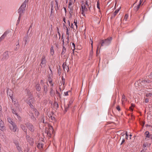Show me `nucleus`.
Here are the masks:
<instances>
[{
	"mask_svg": "<svg viewBox=\"0 0 152 152\" xmlns=\"http://www.w3.org/2000/svg\"><path fill=\"white\" fill-rule=\"evenodd\" d=\"M28 97L27 99L26 102L29 105L31 108L34 107V104L35 103V100L33 98L32 95L31 94H29Z\"/></svg>",
	"mask_w": 152,
	"mask_h": 152,
	"instance_id": "nucleus-1",
	"label": "nucleus"
},
{
	"mask_svg": "<svg viewBox=\"0 0 152 152\" xmlns=\"http://www.w3.org/2000/svg\"><path fill=\"white\" fill-rule=\"evenodd\" d=\"M112 40L111 37H108L106 39H102L101 41V47L107 46L110 45Z\"/></svg>",
	"mask_w": 152,
	"mask_h": 152,
	"instance_id": "nucleus-2",
	"label": "nucleus"
},
{
	"mask_svg": "<svg viewBox=\"0 0 152 152\" xmlns=\"http://www.w3.org/2000/svg\"><path fill=\"white\" fill-rule=\"evenodd\" d=\"M45 132L48 137H50L51 134L54 133V130L52 126L50 125L49 126L48 128H46Z\"/></svg>",
	"mask_w": 152,
	"mask_h": 152,
	"instance_id": "nucleus-3",
	"label": "nucleus"
},
{
	"mask_svg": "<svg viewBox=\"0 0 152 152\" xmlns=\"http://www.w3.org/2000/svg\"><path fill=\"white\" fill-rule=\"evenodd\" d=\"M28 0H25L20 7L18 10V13H20V14L23 13L24 11L25 10V8L26 6V4L28 2Z\"/></svg>",
	"mask_w": 152,
	"mask_h": 152,
	"instance_id": "nucleus-4",
	"label": "nucleus"
},
{
	"mask_svg": "<svg viewBox=\"0 0 152 152\" xmlns=\"http://www.w3.org/2000/svg\"><path fill=\"white\" fill-rule=\"evenodd\" d=\"M46 56L43 55L41 59V68H43L45 67L46 63Z\"/></svg>",
	"mask_w": 152,
	"mask_h": 152,
	"instance_id": "nucleus-5",
	"label": "nucleus"
},
{
	"mask_svg": "<svg viewBox=\"0 0 152 152\" xmlns=\"http://www.w3.org/2000/svg\"><path fill=\"white\" fill-rule=\"evenodd\" d=\"M9 52L8 51H5L3 54L1 60L2 61H6L9 58Z\"/></svg>",
	"mask_w": 152,
	"mask_h": 152,
	"instance_id": "nucleus-6",
	"label": "nucleus"
},
{
	"mask_svg": "<svg viewBox=\"0 0 152 152\" xmlns=\"http://www.w3.org/2000/svg\"><path fill=\"white\" fill-rule=\"evenodd\" d=\"M25 125L31 132H34V128L33 126L31 124L27 122L26 123Z\"/></svg>",
	"mask_w": 152,
	"mask_h": 152,
	"instance_id": "nucleus-7",
	"label": "nucleus"
},
{
	"mask_svg": "<svg viewBox=\"0 0 152 152\" xmlns=\"http://www.w3.org/2000/svg\"><path fill=\"white\" fill-rule=\"evenodd\" d=\"M9 127L10 130L13 132H15L17 129V126L15 123L12 125H9Z\"/></svg>",
	"mask_w": 152,
	"mask_h": 152,
	"instance_id": "nucleus-8",
	"label": "nucleus"
},
{
	"mask_svg": "<svg viewBox=\"0 0 152 152\" xmlns=\"http://www.w3.org/2000/svg\"><path fill=\"white\" fill-rule=\"evenodd\" d=\"M7 94L8 96H9L11 99L13 100V98L12 97L13 92L10 89H7Z\"/></svg>",
	"mask_w": 152,
	"mask_h": 152,
	"instance_id": "nucleus-9",
	"label": "nucleus"
},
{
	"mask_svg": "<svg viewBox=\"0 0 152 152\" xmlns=\"http://www.w3.org/2000/svg\"><path fill=\"white\" fill-rule=\"evenodd\" d=\"M31 110L34 113L36 117H37L39 114L38 111L36 109L34 108V107L32 108Z\"/></svg>",
	"mask_w": 152,
	"mask_h": 152,
	"instance_id": "nucleus-10",
	"label": "nucleus"
},
{
	"mask_svg": "<svg viewBox=\"0 0 152 152\" xmlns=\"http://www.w3.org/2000/svg\"><path fill=\"white\" fill-rule=\"evenodd\" d=\"M20 127L24 132H25L26 134L27 130L26 127L25 125L22 124L20 125Z\"/></svg>",
	"mask_w": 152,
	"mask_h": 152,
	"instance_id": "nucleus-11",
	"label": "nucleus"
},
{
	"mask_svg": "<svg viewBox=\"0 0 152 152\" xmlns=\"http://www.w3.org/2000/svg\"><path fill=\"white\" fill-rule=\"evenodd\" d=\"M30 115L31 117V118L32 120L34 121H35L36 120V117H35L33 113L31 111L30 112Z\"/></svg>",
	"mask_w": 152,
	"mask_h": 152,
	"instance_id": "nucleus-12",
	"label": "nucleus"
},
{
	"mask_svg": "<svg viewBox=\"0 0 152 152\" xmlns=\"http://www.w3.org/2000/svg\"><path fill=\"white\" fill-rule=\"evenodd\" d=\"M63 67L64 70L65 71H67L68 72L69 70V68L68 66H67L66 64H64V63L63 65Z\"/></svg>",
	"mask_w": 152,
	"mask_h": 152,
	"instance_id": "nucleus-13",
	"label": "nucleus"
},
{
	"mask_svg": "<svg viewBox=\"0 0 152 152\" xmlns=\"http://www.w3.org/2000/svg\"><path fill=\"white\" fill-rule=\"evenodd\" d=\"M47 85H44L43 86V88H44V92L45 93V94H46L48 91V82H47Z\"/></svg>",
	"mask_w": 152,
	"mask_h": 152,
	"instance_id": "nucleus-14",
	"label": "nucleus"
},
{
	"mask_svg": "<svg viewBox=\"0 0 152 152\" xmlns=\"http://www.w3.org/2000/svg\"><path fill=\"white\" fill-rule=\"evenodd\" d=\"M35 88L37 91L39 92V91L41 89L40 84L39 83L37 84L35 86Z\"/></svg>",
	"mask_w": 152,
	"mask_h": 152,
	"instance_id": "nucleus-15",
	"label": "nucleus"
},
{
	"mask_svg": "<svg viewBox=\"0 0 152 152\" xmlns=\"http://www.w3.org/2000/svg\"><path fill=\"white\" fill-rule=\"evenodd\" d=\"M38 148L40 150L43 147V144L42 143H39L37 145Z\"/></svg>",
	"mask_w": 152,
	"mask_h": 152,
	"instance_id": "nucleus-16",
	"label": "nucleus"
},
{
	"mask_svg": "<svg viewBox=\"0 0 152 152\" xmlns=\"http://www.w3.org/2000/svg\"><path fill=\"white\" fill-rule=\"evenodd\" d=\"M119 10V9L117 10H116L115 12H114L113 15L111 16V18H114V17L116 16L117 13L118 12Z\"/></svg>",
	"mask_w": 152,
	"mask_h": 152,
	"instance_id": "nucleus-17",
	"label": "nucleus"
},
{
	"mask_svg": "<svg viewBox=\"0 0 152 152\" xmlns=\"http://www.w3.org/2000/svg\"><path fill=\"white\" fill-rule=\"evenodd\" d=\"M81 8L83 11H87V9L86 7L83 4L81 5Z\"/></svg>",
	"mask_w": 152,
	"mask_h": 152,
	"instance_id": "nucleus-18",
	"label": "nucleus"
},
{
	"mask_svg": "<svg viewBox=\"0 0 152 152\" xmlns=\"http://www.w3.org/2000/svg\"><path fill=\"white\" fill-rule=\"evenodd\" d=\"M50 94L52 96H53L54 95L55 92L52 88H51L50 89Z\"/></svg>",
	"mask_w": 152,
	"mask_h": 152,
	"instance_id": "nucleus-19",
	"label": "nucleus"
},
{
	"mask_svg": "<svg viewBox=\"0 0 152 152\" xmlns=\"http://www.w3.org/2000/svg\"><path fill=\"white\" fill-rule=\"evenodd\" d=\"M4 124L3 122L0 119V127H1L2 129H4Z\"/></svg>",
	"mask_w": 152,
	"mask_h": 152,
	"instance_id": "nucleus-20",
	"label": "nucleus"
},
{
	"mask_svg": "<svg viewBox=\"0 0 152 152\" xmlns=\"http://www.w3.org/2000/svg\"><path fill=\"white\" fill-rule=\"evenodd\" d=\"M36 96L37 97V98H39V99H40L42 96V94H41V93L39 92H36Z\"/></svg>",
	"mask_w": 152,
	"mask_h": 152,
	"instance_id": "nucleus-21",
	"label": "nucleus"
},
{
	"mask_svg": "<svg viewBox=\"0 0 152 152\" xmlns=\"http://www.w3.org/2000/svg\"><path fill=\"white\" fill-rule=\"evenodd\" d=\"M7 119L8 121V122L9 123H10L11 125H12V124H15L12 121V119L11 118H10V117H8L7 118Z\"/></svg>",
	"mask_w": 152,
	"mask_h": 152,
	"instance_id": "nucleus-22",
	"label": "nucleus"
},
{
	"mask_svg": "<svg viewBox=\"0 0 152 152\" xmlns=\"http://www.w3.org/2000/svg\"><path fill=\"white\" fill-rule=\"evenodd\" d=\"M72 3L71 2H69V6H68V7L70 9L69 13L70 14H71L72 13V8H70V7L71 5H72Z\"/></svg>",
	"mask_w": 152,
	"mask_h": 152,
	"instance_id": "nucleus-23",
	"label": "nucleus"
},
{
	"mask_svg": "<svg viewBox=\"0 0 152 152\" xmlns=\"http://www.w3.org/2000/svg\"><path fill=\"white\" fill-rule=\"evenodd\" d=\"M51 13L50 15H51V14L53 12V6L54 4H55V2H54L53 1L51 2Z\"/></svg>",
	"mask_w": 152,
	"mask_h": 152,
	"instance_id": "nucleus-24",
	"label": "nucleus"
},
{
	"mask_svg": "<svg viewBox=\"0 0 152 152\" xmlns=\"http://www.w3.org/2000/svg\"><path fill=\"white\" fill-rule=\"evenodd\" d=\"M28 141L31 145H33L34 143L33 139L32 138H29L28 140Z\"/></svg>",
	"mask_w": 152,
	"mask_h": 152,
	"instance_id": "nucleus-25",
	"label": "nucleus"
},
{
	"mask_svg": "<svg viewBox=\"0 0 152 152\" xmlns=\"http://www.w3.org/2000/svg\"><path fill=\"white\" fill-rule=\"evenodd\" d=\"M121 100L122 103H123L124 102L126 101V99L124 94H123L122 95Z\"/></svg>",
	"mask_w": 152,
	"mask_h": 152,
	"instance_id": "nucleus-26",
	"label": "nucleus"
},
{
	"mask_svg": "<svg viewBox=\"0 0 152 152\" xmlns=\"http://www.w3.org/2000/svg\"><path fill=\"white\" fill-rule=\"evenodd\" d=\"M66 52V49L64 46H63V49L61 52V55H64Z\"/></svg>",
	"mask_w": 152,
	"mask_h": 152,
	"instance_id": "nucleus-27",
	"label": "nucleus"
},
{
	"mask_svg": "<svg viewBox=\"0 0 152 152\" xmlns=\"http://www.w3.org/2000/svg\"><path fill=\"white\" fill-rule=\"evenodd\" d=\"M66 35H68L67 39H68V41L69 39V30L67 28H66Z\"/></svg>",
	"mask_w": 152,
	"mask_h": 152,
	"instance_id": "nucleus-28",
	"label": "nucleus"
},
{
	"mask_svg": "<svg viewBox=\"0 0 152 152\" xmlns=\"http://www.w3.org/2000/svg\"><path fill=\"white\" fill-rule=\"evenodd\" d=\"M54 53V51L53 49V46H51L50 48V54L51 55L53 56Z\"/></svg>",
	"mask_w": 152,
	"mask_h": 152,
	"instance_id": "nucleus-29",
	"label": "nucleus"
},
{
	"mask_svg": "<svg viewBox=\"0 0 152 152\" xmlns=\"http://www.w3.org/2000/svg\"><path fill=\"white\" fill-rule=\"evenodd\" d=\"M145 135L146 136H145L147 138H149L150 134H149V133L148 131H146L145 133Z\"/></svg>",
	"mask_w": 152,
	"mask_h": 152,
	"instance_id": "nucleus-30",
	"label": "nucleus"
},
{
	"mask_svg": "<svg viewBox=\"0 0 152 152\" xmlns=\"http://www.w3.org/2000/svg\"><path fill=\"white\" fill-rule=\"evenodd\" d=\"M16 146L17 149L18 151V152H23L22 150H21V148L18 145H17Z\"/></svg>",
	"mask_w": 152,
	"mask_h": 152,
	"instance_id": "nucleus-31",
	"label": "nucleus"
},
{
	"mask_svg": "<svg viewBox=\"0 0 152 152\" xmlns=\"http://www.w3.org/2000/svg\"><path fill=\"white\" fill-rule=\"evenodd\" d=\"M140 5L138 4L137 7H134V9L135 11H137L140 7Z\"/></svg>",
	"mask_w": 152,
	"mask_h": 152,
	"instance_id": "nucleus-32",
	"label": "nucleus"
},
{
	"mask_svg": "<svg viewBox=\"0 0 152 152\" xmlns=\"http://www.w3.org/2000/svg\"><path fill=\"white\" fill-rule=\"evenodd\" d=\"M69 104H67L66 105H65L64 108H65V112H66L67 111L68 108L69 107Z\"/></svg>",
	"mask_w": 152,
	"mask_h": 152,
	"instance_id": "nucleus-33",
	"label": "nucleus"
},
{
	"mask_svg": "<svg viewBox=\"0 0 152 152\" xmlns=\"http://www.w3.org/2000/svg\"><path fill=\"white\" fill-rule=\"evenodd\" d=\"M55 9L56 10H57L58 9V3L57 1H56V2H55Z\"/></svg>",
	"mask_w": 152,
	"mask_h": 152,
	"instance_id": "nucleus-34",
	"label": "nucleus"
},
{
	"mask_svg": "<svg viewBox=\"0 0 152 152\" xmlns=\"http://www.w3.org/2000/svg\"><path fill=\"white\" fill-rule=\"evenodd\" d=\"M74 23L75 26V27L76 28H77V20H75L74 22Z\"/></svg>",
	"mask_w": 152,
	"mask_h": 152,
	"instance_id": "nucleus-35",
	"label": "nucleus"
},
{
	"mask_svg": "<svg viewBox=\"0 0 152 152\" xmlns=\"http://www.w3.org/2000/svg\"><path fill=\"white\" fill-rule=\"evenodd\" d=\"M12 112L13 114H15L18 117V115L16 113L15 110H12Z\"/></svg>",
	"mask_w": 152,
	"mask_h": 152,
	"instance_id": "nucleus-36",
	"label": "nucleus"
},
{
	"mask_svg": "<svg viewBox=\"0 0 152 152\" xmlns=\"http://www.w3.org/2000/svg\"><path fill=\"white\" fill-rule=\"evenodd\" d=\"M151 82V81L150 80H144L142 81V83H150Z\"/></svg>",
	"mask_w": 152,
	"mask_h": 152,
	"instance_id": "nucleus-37",
	"label": "nucleus"
},
{
	"mask_svg": "<svg viewBox=\"0 0 152 152\" xmlns=\"http://www.w3.org/2000/svg\"><path fill=\"white\" fill-rule=\"evenodd\" d=\"M10 31L9 30H7L3 34L4 35L6 36L10 32Z\"/></svg>",
	"mask_w": 152,
	"mask_h": 152,
	"instance_id": "nucleus-38",
	"label": "nucleus"
},
{
	"mask_svg": "<svg viewBox=\"0 0 152 152\" xmlns=\"http://www.w3.org/2000/svg\"><path fill=\"white\" fill-rule=\"evenodd\" d=\"M128 15L127 14H126L125 15V16L124 19L126 21V20H127V19H128Z\"/></svg>",
	"mask_w": 152,
	"mask_h": 152,
	"instance_id": "nucleus-39",
	"label": "nucleus"
},
{
	"mask_svg": "<svg viewBox=\"0 0 152 152\" xmlns=\"http://www.w3.org/2000/svg\"><path fill=\"white\" fill-rule=\"evenodd\" d=\"M19 18H18V21H19L20 20V18H21V16L23 14V13H21V14H20V13H19Z\"/></svg>",
	"mask_w": 152,
	"mask_h": 152,
	"instance_id": "nucleus-40",
	"label": "nucleus"
},
{
	"mask_svg": "<svg viewBox=\"0 0 152 152\" xmlns=\"http://www.w3.org/2000/svg\"><path fill=\"white\" fill-rule=\"evenodd\" d=\"M58 74H59V75H60V74L61 73V69H60V67H59V69L58 68Z\"/></svg>",
	"mask_w": 152,
	"mask_h": 152,
	"instance_id": "nucleus-41",
	"label": "nucleus"
},
{
	"mask_svg": "<svg viewBox=\"0 0 152 152\" xmlns=\"http://www.w3.org/2000/svg\"><path fill=\"white\" fill-rule=\"evenodd\" d=\"M72 45L73 47V49L72 48V49L73 50V52L74 50L75 49V45L74 43H72Z\"/></svg>",
	"mask_w": 152,
	"mask_h": 152,
	"instance_id": "nucleus-42",
	"label": "nucleus"
},
{
	"mask_svg": "<svg viewBox=\"0 0 152 152\" xmlns=\"http://www.w3.org/2000/svg\"><path fill=\"white\" fill-rule=\"evenodd\" d=\"M48 80L49 82L50 83H51L52 81V79L50 77H48Z\"/></svg>",
	"mask_w": 152,
	"mask_h": 152,
	"instance_id": "nucleus-43",
	"label": "nucleus"
},
{
	"mask_svg": "<svg viewBox=\"0 0 152 152\" xmlns=\"http://www.w3.org/2000/svg\"><path fill=\"white\" fill-rule=\"evenodd\" d=\"M116 108L119 111L121 110L120 107L119 105H118L116 107Z\"/></svg>",
	"mask_w": 152,
	"mask_h": 152,
	"instance_id": "nucleus-44",
	"label": "nucleus"
},
{
	"mask_svg": "<svg viewBox=\"0 0 152 152\" xmlns=\"http://www.w3.org/2000/svg\"><path fill=\"white\" fill-rule=\"evenodd\" d=\"M50 118L52 120L54 121H56L55 118L54 117L51 116Z\"/></svg>",
	"mask_w": 152,
	"mask_h": 152,
	"instance_id": "nucleus-45",
	"label": "nucleus"
},
{
	"mask_svg": "<svg viewBox=\"0 0 152 152\" xmlns=\"http://www.w3.org/2000/svg\"><path fill=\"white\" fill-rule=\"evenodd\" d=\"M6 36H5L3 34L2 36L0 37V38L2 40L3 39H4L5 37Z\"/></svg>",
	"mask_w": 152,
	"mask_h": 152,
	"instance_id": "nucleus-46",
	"label": "nucleus"
},
{
	"mask_svg": "<svg viewBox=\"0 0 152 152\" xmlns=\"http://www.w3.org/2000/svg\"><path fill=\"white\" fill-rule=\"evenodd\" d=\"M97 7L99 9H100L99 4V1H98L97 2Z\"/></svg>",
	"mask_w": 152,
	"mask_h": 152,
	"instance_id": "nucleus-47",
	"label": "nucleus"
},
{
	"mask_svg": "<svg viewBox=\"0 0 152 152\" xmlns=\"http://www.w3.org/2000/svg\"><path fill=\"white\" fill-rule=\"evenodd\" d=\"M26 140H28L30 138V137L27 134V133L26 134Z\"/></svg>",
	"mask_w": 152,
	"mask_h": 152,
	"instance_id": "nucleus-48",
	"label": "nucleus"
},
{
	"mask_svg": "<svg viewBox=\"0 0 152 152\" xmlns=\"http://www.w3.org/2000/svg\"><path fill=\"white\" fill-rule=\"evenodd\" d=\"M68 92H70V91H68L65 92H64V95L65 96H68Z\"/></svg>",
	"mask_w": 152,
	"mask_h": 152,
	"instance_id": "nucleus-49",
	"label": "nucleus"
},
{
	"mask_svg": "<svg viewBox=\"0 0 152 152\" xmlns=\"http://www.w3.org/2000/svg\"><path fill=\"white\" fill-rule=\"evenodd\" d=\"M61 40L62 41V45H63V46H64V39H63V36H62V37H61Z\"/></svg>",
	"mask_w": 152,
	"mask_h": 152,
	"instance_id": "nucleus-50",
	"label": "nucleus"
},
{
	"mask_svg": "<svg viewBox=\"0 0 152 152\" xmlns=\"http://www.w3.org/2000/svg\"><path fill=\"white\" fill-rule=\"evenodd\" d=\"M18 41H19V40H18ZM19 48V42H18V44L17 45H16V48L17 49H18Z\"/></svg>",
	"mask_w": 152,
	"mask_h": 152,
	"instance_id": "nucleus-51",
	"label": "nucleus"
},
{
	"mask_svg": "<svg viewBox=\"0 0 152 152\" xmlns=\"http://www.w3.org/2000/svg\"><path fill=\"white\" fill-rule=\"evenodd\" d=\"M86 5L88 7L89 5L88 4V0H87L86 1Z\"/></svg>",
	"mask_w": 152,
	"mask_h": 152,
	"instance_id": "nucleus-52",
	"label": "nucleus"
},
{
	"mask_svg": "<svg viewBox=\"0 0 152 152\" xmlns=\"http://www.w3.org/2000/svg\"><path fill=\"white\" fill-rule=\"evenodd\" d=\"M25 38V44H26V42L28 41V39L27 37Z\"/></svg>",
	"mask_w": 152,
	"mask_h": 152,
	"instance_id": "nucleus-53",
	"label": "nucleus"
},
{
	"mask_svg": "<svg viewBox=\"0 0 152 152\" xmlns=\"http://www.w3.org/2000/svg\"><path fill=\"white\" fill-rule=\"evenodd\" d=\"M99 48V45H98L97 46V48L96 50V54H97V53H98Z\"/></svg>",
	"mask_w": 152,
	"mask_h": 152,
	"instance_id": "nucleus-54",
	"label": "nucleus"
},
{
	"mask_svg": "<svg viewBox=\"0 0 152 152\" xmlns=\"http://www.w3.org/2000/svg\"><path fill=\"white\" fill-rule=\"evenodd\" d=\"M71 27L73 29H75V27H74L73 23H72L71 24Z\"/></svg>",
	"mask_w": 152,
	"mask_h": 152,
	"instance_id": "nucleus-55",
	"label": "nucleus"
},
{
	"mask_svg": "<svg viewBox=\"0 0 152 152\" xmlns=\"http://www.w3.org/2000/svg\"><path fill=\"white\" fill-rule=\"evenodd\" d=\"M40 83H41V85L44 84V82L43 80H41V81H40Z\"/></svg>",
	"mask_w": 152,
	"mask_h": 152,
	"instance_id": "nucleus-56",
	"label": "nucleus"
},
{
	"mask_svg": "<svg viewBox=\"0 0 152 152\" xmlns=\"http://www.w3.org/2000/svg\"><path fill=\"white\" fill-rule=\"evenodd\" d=\"M72 101L70 100L69 101V103L68 104H69V105H70L72 103Z\"/></svg>",
	"mask_w": 152,
	"mask_h": 152,
	"instance_id": "nucleus-57",
	"label": "nucleus"
},
{
	"mask_svg": "<svg viewBox=\"0 0 152 152\" xmlns=\"http://www.w3.org/2000/svg\"><path fill=\"white\" fill-rule=\"evenodd\" d=\"M149 78H152V72H151L150 75L148 76Z\"/></svg>",
	"mask_w": 152,
	"mask_h": 152,
	"instance_id": "nucleus-58",
	"label": "nucleus"
},
{
	"mask_svg": "<svg viewBox=\"0 0 152 152\" xmlns=\"http://www.w3.org/2000/svg\"><path fill=\"white\" fill-rule=\"evenodd\" d=\"M125 140L124 139H123L122 140V141L121 143V145L123 143H124L125 142Z\"/></svg>",
	"mask_w": 152,
	"mask_h": 152,
	"instance_id": "nucleus-59",
	"label": "nucleus"
},
{
	"mask_svg": "<svg viewBox=\"0 0 152 152\" xmlns=\"http://www.w3.org/2000/svg\"><path fill=\"white\" fill-rule=\"evenodd\" d=\"M149 102L148 99V98L146 99L145 100V102L146 103H147V102Z\"/></svg>",
	"mask_w": 152,
	"mask_h": 152,
	"instance_id": "nucleus-60",
	"label": "nucleus"
},
{
	"mask_svg": "<svg viewBox=\"0 0 152 152\" xmlns=\"http://www.w3.org/2000/svg\"><path fill=\"white\" fill-rule=\"evenodd\" d=\"M143 0H140V3L139 4V5H140L142 2L143 1Z\"/></svg>",
	"mask_w": 152,
	"mask_h": 152,
	"instance_id": "nucleus-61",
	"label": "nucleus"
},
{
	"mask_svg": "<svg viewBox=\"0 0 152 152\" xmlns=\"http://www.w3.org/2000/svg\"><path fill=\"white\" fill-rule=\"evenodd\" d=\"M63 28H67V26L64 24H63Z\"/></svg>",
	"mask_w": 152,
	"mask_h": 152,
	"instance_id": "nucleus-62",
	"label": "nucleus"
},
{
	"mask_svg": "<svg viewBox=\"0 0 152 152\" xmlns=\"http://www.w3.org/2000/svg\"><path fill=\"white\" fill-rule=\"evenodd\" d=\"M126 138L127 139H128V135L127 134V132H126Z\"/></svg>",
	"mask_w": 152,
	"mask_h": 152,
	"instance_id": "nucleus-63",
	"label": "nucleus"
},
{
	"mask_svg": "<svg viewBox=\"0 0 152 152\" xmlns=\"http://www.w3.org/2000/svg\"><path fill=\"white\" fill-rule=\"evenodd\" d=\"M41 122H42L43 123H45L44 122V120L43 118H42L41 120Z\"/></svg>",
	"mask_w": 152,
	"mask_h": 152,
	"instance_id": "nucleus-64",
	"label": "nucleus"
}]
</instances>
